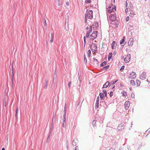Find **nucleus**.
Segmentation results:
<instances>
[{
  "mask_svg": "<svg viewBox=\"0 0 150 150\" xmlns=\"http://www.w3.org/2000/svg\"><path fill=\"white\" fill-rule=\"evenodd\" d=\"M106 64V62L105 61L104 62H102L100 64V66H103L105 65Z\"/></svg>",
  "mask_w": 150,
  "mask_h": 150,
  "instance_id": "5701e85b",
  "label": "nucleus"
},
{
  "mask_svg": "<svg viewBox=\"0 0 150 150\" xmlns=\"http://www.w3.org/2000/svg\"><path fill=\"white\" fill-rule=\"evenodd\" d=\"M91 50H88V52H87V54L88 56H91Z\"/></svg>",
  "mask_w": 150,
  "mask_h": 150,
  "instance_id": "aec40b11",
  "label": "nucleus"
},
{
  "mask_svg": "<svg viewBox=\"0 0 150 150\" xmlns=\"http://www.w3.org/2000/svg\"><path fill=\"white\" fill-rule=\"evenodd\" d=\"M83 40L84 41V46L86 44V39L85 36L83 37Z\"/></svg>",
  "mask_w": 150,
  "mask_h": 150,
  "instance_id": "c9c22d12",
  "label": "nucleus"
},
{
  "mask_svg": "<svg viewBox=\"0 0 150 150\" xmlns=\"http://www.w3.org/2000/svg\"><path fill=\"white\" fill-rule=\"evenodd\" d=\"M147 81L149 82V81H148V80H147Z\"/></svg>",
  "mask_w": 150,
  "mask_h": 150,
  "instance_id": "e2e57ef3",
  "label": "nucleus"
},
{
  "mask_svg": "<svg viewBox=\"0 0 150 150\" xmlns=\"http://www.w3.org/2000/svg\"><path fill=\"white\" fill-rule=\"evenodd\" d=\"M131 96L132 98H135V95L133 93H132L131 94Z\"/></svg>",
  "mask_w": 150,
  "mask_h": 150,
  "instance_id": "473e14b6",
  "label": "nucleus"
},
{
  "mask_svg": "<svg viewBox=\"0 0 150 150\" xmlns=\"http://www.w3.org/2000/svg\"><path fill=\"white\" fill-rule=\"evenodd\" d=\"M66 4L68 6L69 5V2H66Z\"/></svg>",
  "mask_w": 150,
  "mask_h": 150,
  "instance_id": "49530a36",
  "label": "nucleus"
},
{
  "mask_svg": "<svg viewBox=\"0 0 150 150\" xmlns=\"http://www.w3.org/2000/svg\"><path fill=\"white\" fill-rule=\"evenodd\" d=\"M94 123L96 124V122H95V120H94L93 121V124H94Z\"/></svg>",
  "mask_w": 150,
  "mask_h": 150,
  "instance_id": "3c124183",
  "label": "nucleus"
},
{
  "mask_svg": "<svg viewBox=\"0 0 150 150\" xmlns=\"http://www.w3.org/2000/svg\"><path fill=\"white\" fill-rule=\"evenodd\" d=\"M109 150H115V149L114 148H111Z\"/></svg>",
  "mask_w": 150,
  "mask_h": 150,
  "instance_id": "de8ad7c7",
  "label": "nucleus"
},
{
  "mask_svg": "<svg viewBox=\"0 0 150 150\" xmlns=\"http://www.w3.org/2000/svg\"><path fill=\"white\" fill-rule=\"evenodd\" d=\"M141 84L140 81L138 80H136V81L135 85L137 86H139Z\"/></svg>",
  "mask_w": 150,
  "mask_h": 150,
  "instance_id": "4468645a",
  "label": "nucleus"
},
{
  "mask_svg": "<svg viewBox=\"0 0 150 150\" xmlns=\"http://www.w3.org/2000/svg\"><path fill=\"white\" fill-rule=\"evenodd\" d=\"M71 85V82H69V83L68 84V86H69V88L70 87Z\"/></svg>",
  "mask_w": 150,
  "mask_h": 150,
  "instance_id": "79ce46f5",
  "label": "nucleus"
},
{
  "mask_svg": "<svg viewBox=\"0 0 150 150\" xmlns=\"http://www.w3.org/2000/svg\"><path fill=\"white\" fill-rule=\"evenodd\" d=\"M99 95L100 96V98L101 100L104 99L105 97V96L103 93H100Z\"/></svg>",
  "mask_w": 150,
  "mask_h": 150,
  "instance_id": "2eb2a0df",
  "label": "nucleus"
},
{
  "mask_svg": "<svg viewBox=\"0 0 150 150\" xmlns=\"http://www.w3.org/2000/svg\"><path fill=\"white\" fill-rule=\"evenodd\" d=\"M125 5L126 6V7L127 6V1H126L125 2Z\"/></svg>",
  "mask_w": 150,
  "mask_h": 150,
  "instance_id": "5fc2aeb1",
  "label": "nucleus"
},
{
  "mask_svg": "<svg viewBox=\"0 0 150 150\" xmlns=\"http://www.w3.org/2000/svg\"><path fill=\"white\" fill-rule=\"evenodd\" d=\"M91 49L93 52H96L97 49V45L95 43H92L91 46Z\"/></svg>",
  "mask_w": 150,
  "mask_h": 150,
  "instance_id": "7ed1b4c3",
  "label": "nucleus"
},
{
  "mask_svg": "<svg viewBox=\"0 0 150 150\" xmlns=\"http://www.w3.org/2000/svg\"><path fill=\"white\" fill-rule=\"evenodd\" d=\"M118 81V80L117 79L115 81H112L111 82L112 84L113 85L114 84H115Z\"/></svg>",
  "mask_w": 150,
  "mask_h": 150,
  "instance_id": "cd10ccee",
  "label": "nucleus"
},
{
  "mask_svg": "<svg viewBox=\"0 0 150 150\" xmlns=\"http://www.w3.org/2000/svg\"><path fill=\"white\" fill-rule=\"evenodd\" d=\"M112 53H109L108 56H112Z\"/></svg>",
  "mask_w": 150,
  "mask_h": 150,
  "instance_id": "a19ab883",
  "label": "nucleus"
},
{
  "mask_svg": "<svg viewBox=\"0 0 150 150\" xmlns=\"http://www.w3.org/2000/svg\"><path fill=\"white\" fill-rule=\"evenodd\" d=\"M110 20L112 21H115L116 19V17L115 15L111 14L110 17Z\"/></svg>",
  "mask_w": 150,
  "mask_h": 150,
  "instance_id": "6e6552de",
  "label": "nucleus"
},
{
  "mask_svg": "<svg viewBox=\"0 0 150 150\" xmlns=\"http://www.w3.org/2000/svg\"><path fill=\"white\" fill-rule=\"evenodd\" d=\"M51 36L50 38V42L51 43H52L53 41L54 38V34L52 33H51Z\"/></svg>",
  "mask_w": 150,
  "mask_h": 150,
  "instance_id": "ddd939ff",
  "label": "nucleus"
},
{
  "mask_svg": "<svg viewBox=\"0 0 150 150\" xmlns=\"http://www.w3.org/2000/svg\"><path fill=\"white\" fill-rule=\"evenodd\" d=\"M97 61L98 60L97 59L93 58V62H97Z\"/></svg>",
  "mask_w": 150,
  "mask_h": 150,
  "instance_id": "58836bf2",
  "label": "nucleus"
},
{
  "mask_svg": "<svg viewBox=\"0 0 150 150\" xmlns=\"http://www.w3.org/2000/svg\"><path fill=\"white\" fill-rule=\"evenodd\" d=\"M148 16L150 18V11L149 12Z\"/></svg>",
  "mask_w": 150,
  "mask_h": 150,
  "instance_id": "603ef678",
  "label": "nucleus"
},
{
  "mask_svg": "<svg viewBox=\"0 0 150 150\" xmlns=\"http://www.w3.org/2000/svg\"><path fill=\"white\" fill-rule=\"evenodd\" d=\"M86 17H86V16H85V21H84V22L85 23H86L87 22V20H86Z\"/></svg>",
  "mask_w": 150,
  "mask_h": 150,
  "instance_id": "c03bdc74",
  "label": "nucleus"
},
{
  "mask_svg": "<svg viewBox=\"0 0 150 150\" xmlns=\"http://www.w3.org/2000/svg\"><path fill=\"white\" fill-rule=\"evenodd\" d=\"M2 150H5V148H3L2 149Z\"/></svg>",
  "mask_w": 150,
  "mask_h": 150,
  "instance_id": "bf43d9fd",
  "label": "nucleus"
},
{
  "mask_svg": "<svg viewBox=\"0 0 150 150\" xmlns=\"http://www.w3.org/2000/svg\"><path fill=\"white\" fill-rule=\"evenodd\" d=\"M134 12L131 11L130 12L129 15L131 17H133L134 16Z\"/></svg>",
  "mask_w": 150,
  "mask_h": 150,
  "instance_id": "a211bd4d",
  "label": "nucleus"
},
{
  "mask_svg": "<svg viewBox=\"0 0 150 150\" xmlns=\"http://www.w3.org/2000/svg\"><path fill=\"white\" fill-rule=\"evenodd\" d=\"M116 10V8L115 6H114L112 4H110L109 6L107 8L108 12L109 13H110L111 12L113 11L114 10Z\"/></svg>",
  "mask_w": 150,
  "mask_h": 150,
  "instance_id": "f257e3e1",
  "label": "nucleus"
},
{
  "mask_svg": "<svg viewBox=\"0 0 150 150\" xmlns=\"http://www.w3.org/2000/svg\"><path fill=\"white\" fill-rule=\"evenodd\" d=\"M125 37L124 36L122 39L120 41V44H122L124 43L125 41Z\"/></svg>",
  "mask_w": 150,
  "mask_h": 150,
  "instance_id": "f3484780",
  "label": "nucleus"
},
{
  "mask_svg": "<svg viewBox=\"0 0 150 150\" xmlns=\"http://www.w3.org/2000/svg\"><path fill=\"white\" fill-rule=\"evenodd\" d=\"M113 95V92L112 91H111L110 93V97H112Z\"/></svg>",
  "mask_w": 150,
  "mask_h": 150,
  "instance_id": "2f4dec72",
  "label": "nucleus"
},
{
  "mask_svg": "<svg viewBox=\"0 0 150 150\" xmlns=\"http://www.w3.org/2000/svg\"><path fill=\"white\" fill-rule=\"evenodd\" d=\"M130 56V54H128L127 55V56Z\"/></svg>",
  "mask_w": 150,
  "mask_h": 150,
  "instance_id": "6e6d98bb",
  "label": "nucleus"
},
{
  "mask_svg": "<svg viewBox=\"0 0 150 150\" xmlns=\"http://www.w3.org/2000/svg\"><path fill=\"white\" fill-rule=\"evenodd\" d=\"M122 95L124 96H126L127 95V93L124 91H122Z\"/></svg>",
  "mask_w": 150,
  "mask_h": 150,
  "instance_id": "393cba45",
  "label": "nucleus"
},
{
  "mask_svg": "<svg viewBox=\"0 0 150 150\" xmlns=\"http://www.w3.org/2000/svg\"><path fill=\"white\" fill-rule=\"evenodd\" d=\"M90 33H89L88 32H87L86 35V38H88V37H89V35H90Z\"/></svg>",
  "mask_w": 150,
  "mask_h": 150,
  "instance_id": "7c9ffc66",
  "label": "nucleus"
},
{
  "mask_svg": "<svg viewBox=\"0 0 150 150\" xmlns=\"http://www.w3.org/2000/svg\"><path fill=\"white\" fill-rule=\"evenodd\" d=\"M86 30H88V27H86Z\"/></svg>",
  "mask_w": 150,
  "mask_h": 150,
  "instance_id": "13d9d810",
  "label": "nucleus"
},
{
  "mask_svg": "<svg viewBox=\"0 0 150 150\" xmlns=\"http://www.w3.org/2000/svg\"><path fill=\"white\" fill-rule=\"evenodd\" d=\"M128 76L129 78L134 79L136 77V74L135 72L132 71L129 73Z\"/></svg>",
  "mask_w": 150,
  "mask_h": 150,
  "instance_id": "39448f33",
  "label": "nucleus"
},
{
  "mask_svg": "<svg viewBox=\"0 0 150 150\" xmlns=\"http://www.w3.org/2000/svg\"><path fill=\"white\" fill-rule=\"evenodd\" d=\"M79 150V149H78V146H76L75 147V150Z\"/></svg>",
  "mask_w": 150,
  "mask_h": 150,
  "instance_id": "37998d69",
  "label": "nucleus"
},
{
  "mask_svg": "<svg viewBox=\"0 0 150 150\" xmlns=\"http://www.w3.org/2000/svg\"><path fill=\"white\" fill-rule=\"evenodd\" d=\"M125 11L126 12H127L128 11V8H126L125 10Z\"/></svg>",
  "mask_w": 150,
  "mask_h": 150,
  "instance_id": "8fccbe9b",
  "label": "nucleus"
},
{
  "mask_svg": "<svg viewBox=\"0 0 150 150\" xmlns=\"http://www.w3.org/2000/svg\"><path fill=\"white\" fill-rule=\"evenodd\" d=\"M114 25H115V27L116 28H117L118 26V24L116 22H114L113 23Z\"/></svg>",
  "mask_w": 150,
  "mask_h": 150,
  "instance_id": "bb28decb",
  "label": "nucleus"
},
{
  "mask_svg": "<svg viewBox=\"0 0 150 150\" xmlns=\"http://www.w3.org/2000/svg\"><path fill=\"white\" fill-rule=\"evenodd\" d=\"M126 20L127 21H128L129 20V16H127L126 18Z\"/></svg>",
  "mask_w": 150,
  "mask_h": 150,
  "instance_id": "4c0bfd02",
  "label": "nucleus"
},
{
  "mask_svg": "<svg viewBox=\"0 0 150 150\" xmlns=\"http://www.w3.org/2000/svg\"><path fill=\"white\" fill-rule=\"evenodd\" d=\"M84 60L85 63H87V59L85 57H84Z\"/></svg>",
  "mask_w": 150,
  "mask_h": 150,
  "instance_id": "ea45409f",
  "label": "nucleus"
},
{
  "mask_svg": "<svg viewBox=\"0 0 150 150\" xmlns=\"http://www.w3.org/2000/svg\"><path fill=\"white\" fill-rule=\"evenodd\" d=\"M130 105V103L129 101H126L125 104V108L126 110L128 109Z\"/></svg>",
  "mask_w": 150,
  "mask_h": 150,
  "instance_id": "0eeeda50",
  "label": "nucleus"
},
{
  "mask_svg": "<svg viewBox=\"0 0 150 150\" xmlns=\"http://www.w3.org/2000/svg\"><path fill=\"white\" fill-rule=\"evenodd\" d=\"M133 44V39L132 38L130 39L128 42V45L129 46H132Z\"/></svg>",
  "mask_w": 150,
  "mask_h": 150,
  "instance_id": "1a4fd4ad",
  "label": "nucleus"
},
{
  "mask_svg": "<svg viewBox=\"0 0 150 150\" xmlns=\"http://www.w3.org/2000/svg\"><path fill=\"white\" fill-rule=\"evenodd\" d=\"M117 53V52L115 51L113 53V54L115 56L116 55Z\"/></svg>",
  "mask_w": 150,
  "mask_h": 150,
  "instance_id": "e433bc0d",
  "label": "nucleus"
},
{
  "mask_svg": "<svg viewBox=\"0 0 150 150\" xmlns=\"http://www.w3.org/2000/svg\"><path fill=\"white\" fill-rule=\"evenodd\" d=\"M130 60V57H125L124 59L125 62L126 63L129 62Z\"/></svg>",
  "mask_w": 150,
  "mask_h": 150,
  "instance_id": "9b49d317",
  "label": "nucleus"
},
{
  "mask_svg": "<svg viewBox=\"0 0 150 150\" xmlns=\"http://www.w3.org/2000/svg\"><path fill=\"white\" fill-rule=\"evenodd\" d=\"M12 74H13V70H12Z\"/></svg>",
  "mask_w": 150,
  "mask_h": 150,
  "instance_id": "69168bd1",
  "label": "nucleus"
},
{
  "mask_svg": "<svg viewBox=\"0 0 150 150\" xmlns=\"http://www.w3.org/2000/svg\"><path fill=\"white\" fill-rule=\"evenodd\" d=\"M117 42L115 41H113L111 44V47L112 49H115L116 47Z\"/></svg>",
  "mask_w": 150,
  "mask_h": 150,
  "instance_id": "423d86ee",
  "label": "nucleus"
},
{
  "mask_svg": "<svg viewBox=\"0 0 150 150\" xmlns=\"http://www.w3.org/2000/svg\"><path fill=\"white\" fill-rule=\"evenodd\" d=\"M112 57H108V60L109 61L111 59Z\"/></svg>",
  "mask_w": 150,
  "mask_h": 150,
  "instance_id": "09e8293b",
  "label": "nucleus"
},
{
  "mask_svg": "<svg viewBox=\"0 0 150 150\" xmlns=\"http://www.w3.org/2000/svg\"><path fill=\"white\" fill-rule=\"evenodd\" d=\"M103 93L105 95V96H107V92L105 90H103Z\"/></svg>",
  "mask_w": 150,
  "mask_h": 150,
  "instance_id": "4be33fe9",
  "label": "nucleus"
},
{
  "mask_svg": "<svg viewBox=\"0 0 150 150\" xmlns=\"http://www.w3.org/2000/svg\"><path fill=\"white\" fill-rule=\"evenodd\" d=\"M64 121L63 122V127H65L66 126V122H65L66 114L64 115Z\"/></svg>",
  "mask_w": 150,
  "mask_h": 150,
  "instance_id": "f8f14e48",
  "label": "nucleus"
},
{
  "mask_svg": "<svg viewBox=\"0 0 150 150\" xmlns=\"http://www.w3.org/2000/svg\"><path fill=\"white\" fill-rule=\"evenodd\" d=\"M110 67V66L109 65H108L105 67H104L103 68V70H106L107 69H108Z\"/></svg>",
  "mask_w": 150,
  "mask_h": 150,
  "instance_id": "b1692460",
  "label": "nucleus"
},
{
  "mask_svg": "<svg viewBox=\"0 0 150 150\" xmlns=\"http://www.w3.org/2000/svg\"><path fill=\"white\" fill-rule=\"evenodd\" d=\"M92 28L91 27L90 28H89V30L88 31H87V32H88L89 33H91L92 32Z\"/></svg>",
  "mask_w": 150,
  "mask_h": 150,
  "instance_id": "72a5a7b5",
  "label": "nucleus"
},
{
  "mask_svg": "<svg viewBox=\"0 0 150 150\" xmlns=\"http://www.w3.org/2000/svg\"><path fill=\"white\" fill-rule=\"evenodd\" d=\"M146 75L145 73H142L140 76V78L142 79H144L146 78Z\"/></svg>",
  "mask_w": 150,
  "mask_h": 150,
  "instance_id": "9d476101",
  "label": "nucleus"
},
{
  "mask_svg": "<svg viewBox=\"0 0 150 150\" xmlns=\"http://www.w3.org/2000/svg\"><path fill=\"white\" fill-rule=\"evenodd\" d=\"M91 2V0H86L85 3L86 4H89Z\"/></svg>",
  "mask_w": 150,
  "mask_h": 150,
  "instance_id": "412c9836",
  "label": "nucleus"
},
{
  "mask_svg": "<svg viewBox=\"0 0 150 150\" xmlns=\"http://www.w3.org/2000/svg\"><path fill=\"white\" fill-rule=\"evenodd\" d=\"M114 87H113L112 88H114Z\"/></svg>",
  "mask_w": 150,
  "mask_h": 150,
  "instance_id": "774afa93",
  "label": "nucleus"
},
{
  "mask_svg": "<svg viewBox=\"0 0 150 150\" xmlns=\"http://www.w3.org/2000/svg\"><path fill=\"white\" fill-rule=\"evenodd\" d=\"M130 84L132 86H134L135 85L134 81L133 80H132L131 81Z\"/></svg>",
  "mask_w": 150,
  "mask_h": 150,
  "instance_id": "6ab92c4d",
  "label": "nucleus"
},
{
  "mask_svg": "<svg viewBox=\"0 0 150 150\" xmlns=\"http://www.w3.org/2000/svg\"><path fill=\"white\" fill-rule=\"evenodd\" d=\"M58 4H59V5H60L59 4V3Z\"/></svg>",
  "mask_w": 150,
  "mask_h": 150,
  "instance_id": "338daca9",
  "label": "nucleus"
},
{
  "mask_svg": "<svg viewBox=\"0 0 150 150\" xmlns=\"http://www.w3.org/2000/svg\"><path fill=\"white\" fill-rule=\"evenodd\" d=\"M132 7V4L131 2L129 3V8L130 9Z\"/></svg>",
  "mask_w": 150,
  "mask_h": 150,
  "instance_id": "c756f323",
  "label": "nucleus"
},
{
  "mask_svg": "<svg viewBox=\"0 0 150 150\" xmlns=\"http://www.w3.org/2000/svg\"><path fill=\"white\" fill-rule=\"evenodd\" d=\"M44 24H45V26L46 25H47V23H46V21L45 19V21H44Z\"/></svg>",
  "mask_w": 150,
  "mask_h": 150,
  "instance_id": "a18cd8bd",
  "label": "nucleus"
},
{
  "mask_svg": "<svg viewBox=\"0 0 150 150\" xmlns=\"http://www.w3.org/2000/svg\"><path fill=\"white\" fill-rule=\"evenodd\" d=\"M86 16L88 19H92L93 18L92 11L89 10L87 14H86Z\"/></svg>",
  "mask_w": 150,
  "mask_h": 150,
  "instance_id": "20e7f679",
  "label": "nucleus"
},
{
  "mask_svg": "<svg viewBox=\"0 0 150 150\" xmlns=\"http://www.w3.org/2000/svg\"><path fill=\"white\" fill-rule=\"evenodd\" d=\"M129 90H130V91H132V88H131V87H130V88H129Z\"/></svg>",
  "mask_w": 150,
  "mask_h": 150,
  "instance_id": "864d4df0",
  "label": "nucleus"
},
{
  "mask_svg": "<svg viewBox=\"0 0 150 150\" xmlns=\"http://www.w3.org/2000/svg\"><path fill=\"white\" fill-rule=\"evenodd\" d=\"M68 15H67V18H66V23H65V25L66 24V23H67V24L68 25Z\"/></svg>",
  "mask_w": 150,
  "mask_h": 150,
  "instance_id": "a878e982",
  "label": "nucleus"
},
{
  "mask_svg": "<svg viewBox=\"0 0 150 150\" xmlns=\"http://www.w3.org/2000/svg\"><path fill=\"white\" fill-rule=\"evenodd\" d=\"M18 107H17L16 108V117H17V113L18 112Z\"/></svg>",
  "mask_w": 150,
  "mask_h": 150,
  "instance_id": "c85d7f7f",
  "label": "nucleus"
},
{
  "mask_svg": "<svg viewBox=\"0 0 150 150\" xmlns=\"http://www.w3.org/2000/svg\"><path fill=\"white\" fill-rule=\"evenodd\" d=\"M74 141H75L74 140V141H73V143H74ZM74 144H73V145H74Z\"/></svg>",
  "mask_w": 150,
  "mask_h": 150,
  "instance_id": "0e129e2a",
  "label": "nucleus"
},
{
  "mask_svg": "<svg viewBox=\"0 0 150 150\" xmlns=\"http://www.w3.org/2000/svg\"><path fill=\"white\" fill-rule=\"evenodd\" d=\"M97 33L96 31H93L89 37L90 40H94L97 37Z\"/></svg>",
  "mask_w": 150,
  "mask_h": 150,
  "instance_id": "f03ea898",
  "label": "nucleus"
},
{
  "mask_svg": "<svg viewBox=\"0 0 150 150\" xmlns=\"http://www.w3.org/2000/svg\"><path fill=\"white\" fill-rule=\"evenodd\" d=\"M120 126H121V125H119V126H118V129H119V128H120Z\"/></svg>",
  "mask_w": 150,
  "mask_h": 150,
  "instance_id": "4d7b16f0",
  "label": "nucleus"
},
{
  "mask_svg": "<svg viewBox=\"0 0 150 150\" xmlns=\"http://www.w3.org/2000/svg\"><path fill=\"white\" fill-rule=\"evenodd\" d=\"M119 150H122V148H120L119 149Z\"/></svg>",
  "mask_w": 150,
  "mask_h": 150,
  "instance_id": "052dcab7",
  "label": "nucleus"
},
{
  "mask_svg": "<svg viewBox=\"0 0 150 150\" xmlns=\"http://www.w3.org/2000/svg\"><path fill=\"white\" fill-rule=\"evenodd\" d=\"M98 24H97V25H96V27H97V26L98 27Z\"/></svg>",
  "mask_w": 150,
  "mask_h": 150,
  "instance_id": "680f3d73",
  "label": "nucleus"
},
{
  "mask_svg": "<svg viewBox=\"0 0 150 150\" xmlns=\"http://www.w3.org/2000/svg\"><path fill=\"white\" fill-rule=\"evenodd\" d=\"M109 82L108 81H107L103 85V88H107L109 85Z\"/></svg>",
  "mask_w": 150,
  "mask_h": 150,
  "instance_id": "dca6fc26",
  "label": "nucleus"
},
{
  "mask_svg": "<svg viewBox=\"0 0 150 150\" xmlns=\"http://www.w3.org/2000/svg\"><path fill=\"white\" fill-rule=\"evenodd\" d=\"M124 67L125 66H122L120 69V70L121 71H122L124 69Z\"/></svg>",
  "mask_w": 150,
  "mask_h": 150,
  "instance_id": "f704fd0d",
  "label": "nucleus"
}]
</instances>
